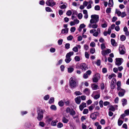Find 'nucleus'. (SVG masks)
I'll list each match as a JSON object with an SVG mask.
<instances>
[{
	"label": "nucleus",
	"instance_id": "nucleus-57",
	"mask_svg": "<svg viewBox=\"0 0 129 129\" xmlns=\"http://www.w3.org/2000/svg\"><path fill=\"white\" fill-rule=\"evenodd\" d=\"M111 8H107L106 10V12L107 13H109L111 12Z\"/></svg>",
	"mask_w": 129,
	"mask_h": 129
},
{
	"label": "nucleus",
	"instance_id": "nucleus-54",
	"mask_svg": "<svg viewBox=\"0 0 129 129\" xmlns=\"http://www.w3.org/2000/svg\"><path fill=\"white\" fill-rule=\"evenodd\" d=\"M101 48L102 50H103L106 48L105 45L103 43L101 45Z\"/></svg>",
	"mask_w": 129,
	"mask_h": 129
},
{
	"label": "nucleus",
	"instance_id": "nucleus-59",
	"mask_svg": "<svg viewBox=\"0 0 129 129\" xmlns=\"http://www.w3.org/2000/svg\"><path fill=\"white\" fill-rule=\"evenodd\" d=\"M126 116H127L124 113V114H123L120 115V118L123 119L124 117Z\"/></svg>",
	"mask_w": 129,
	"mask_h": 129
},
{
	"label": "nucleus",
	"instance_id": "nucleus-39",
	"mask_svg": "<svg viewBox=\"0 0 129 129\" xmlns=\"http://www.w3.org/2000/svg\"><path fill=\"white\" fill-rule=\"evenodd\" d=\"M115 13L118 15V16H120L121 15V12L117 9L116 10Z\"/></svg>",
	"mask_w": 129,
	"mask_h": 129
},
{
	"label": "nucleus",
	"instance_id": "nucleus-60",
	"mask_svg": "<svg viewBox=\"0 0 129 129\" xmlns=\"http://www.w3.org/2000/svg\"><path fill=\"white\" fill-rule=\"evenodd\" d=\"M76 30V28L75 27H72L70 29V31L71 32H74Z\"/></svg>",
	"mask_w": 129,
	"mask_h": 129
},
{
	"label": "nucleus",
	"instance_id": "nucleus-41",
	"mask_svg": "<svg viewBox=\"0 0 129 129\" xmlns=\"http://www.w3.org/2000/svg\"><path fill=\"white\" fill-rule=\"evenodd\" d=\"M72 50L73 51H74L75 52H77L78 51V47H77L75 46L72 49Z\"/></svg>",
	"mask_w": 129,
	"mask_h": 129
},
{
	"label": "nucleus",
	"instance_id": "nucleus-42",
	"mask_svg": "<svg viewBox=\"0 0 129 129\" xmlns=\"http://www.w3.org/2000/svg\"><path fill=\"white\" fill-rule=\"evenodd\" d=\"M54 102V98H51L50 99L49 103L50 104H51Z\"/></svg>",
	"mask_w": 129,
	"mask_h": 129
},
{
	"label": "nucleus",
	"instance_id": "nucleus-38",
	"mask_svg": "<svg viewBox=\"0 0 129 129\" xmlns=\"http://www.w3.org/2000/svg\"><path fill=\"white\" fill-rule=\"evenodd\" d=\"M45 10L46 11L48 12H52V10L50 7H46L45 8Z\"/></svg>",
	"mask_w": 129,
	"mask_h": 129
},
{
	"label": "nucleus",
	"instance_id": "nucleus-47",
	"mask_svg": "<svg viewBox=\"0 0 129 129\" xmlns=\"http://www.w3.org/2000/svg\"><path fill=\"white\" fill-rule=\"evenodd\" d=\"M124 113L126 115H129V109H127L125 110L124 111Z\"/></svg>",
	"mask_w": 129,
	"mask_h": 129
},
{
	"label": "nucleus",
	"instance_id": "nucleus-24",
	"mask_svg": "<svg viewBox=\"0 0 129 129\" xmlns=\"http://www.w3.org/2000/svg\"><path fill=\"white\" fill-rule=\"evenodd\" d=\"M113 0H109L108 6L109 7H112L113 6Z\"/></svg>",
	"mask_w": 129,
	"mask_h": 129
},
{
	"label": "nucleus",
	"instance_id": "nucleus-50",
	"mask_svg": "<svg viewBox=\"0 0 129 129\" xmlns=\"http://www.w3.org/2000/svg\"><path fill=\"white\" fill-rule=\"evenodd\" d=\"M65 47L67 49H68L70 47V44L69 43L66 44L65 45Z\"/></svg>",
	"mask_w": 129,
	"mask_h": 129
},
{
	"label": "nucleus",
	"instance_id": "nucleus-9",
	"mask_svg": "<svg viewBox=\"0 0 129 129\" xmlns=\"http://www.w3.org/2000/svg\"><path fill=\"white\" fill-rule=\"evenodd\" d=\"M125 49L123 45H120L119 48V50L120 54H123L125 53Z\"/></svg>",
	"mask_w": 129,
	"mask_h": 129
},
{
	"label": "nucleus",
	"instance_id": "nucleus-11",
	"mask_svg": "<svg viewBox=\"0 0 129 129\" xmlns=\"http://www.w3.org/2000/svg\"><path fill=\"white\" fill-rule=\"evenodd\" d=\"M111 52V51L110 49H108L106 50L102 51V54L103 56H105L107 54Z\"/></svg>",
	"mask_w": 129,
	"mask_h": 129
},
{
	"label": "nucleus",
	"instance_id": "nucleus-6",
	"mask_svg": "<svg viewBox=\"0 0 129 129\" xmlns=\"http://www.w3.org/2000/svg\"><path fill=\"white\" fill-rule=\"evenodd\" d=\"M88 26L90 28H92L93 29H96L98 27V25L96 24V23L90 22V23L88 24Z\"/></svg>",
	"mask_w": 129,
	"mask_h": 129
},
{
	"label": "nucleus",
	"instance_id": "nucleus-2",
	"mask_svg": "<svg viewBox=\"0 0 129 129\" xmlns=\"http://www.w3.org/2000/svg\"><path fill=\"white\" fill-rule=\"evenodd\" d=\"M45 111L44 110H43L41 109H39L37 110V119L39 121H41L43 117V114Z\"/></svg>",
	"mask_w": 129,
	"mask_h": 129
},
{
	"label": "nucleus",
	"instance_id": "nucleus-20",
	"mask_svg": "<svg viewBox=\"0 0 129 129\" xmlns=\"http://www.w3.org/2000/svg\"><path fill=\"white\" fill-rule=\"evenodd\" d=\"M121 102H122V105L123 106L126 105L127 104V101L126 99H123L121 100Z\"/></svg>",
	"mask_w": 129,
	"mask_h": 129
},
{
	"label": "nucleus",
	"instance_id": "nucleus-25",
	"mask_svg": "<svg viewBox=\"0 0 129 129\" xmlns=\"http://www.w3.org/2000/svg\"><path fill=\"white\" fill-rule=\"evenodd\" d=\"M120 119V118H119L118 119V124L119 126H121L123 122V121Z\"/></svg>",
	"mask_w": 129,
	"mask_h": 129
},
{
	"label": "nucleus",
	"instance_id": "nucleus-46",
	"mask_svg": "<svg viewBox=\"0 0 129 129\" xmlns=\"http://www.w3.org/2000/svg\"><path fill=\"white\" fill-rule=\"evenodd\" d=\"M75 94L76 95H81L82 93L79 91H76L75 92Z\"/></svg>",
	"mask_w": 129,
	"mask_h": 129
},
{
	"label": "nucleus",
	"instance_id": "nucleus-18",
	"mask_svg": "<svg viewBox=\"0 0 129 129\" xmlns=\"http://www.w3.org/2000/svg\"><path fill=\"white\" fill-rule=\"evenodd\" d=\"M74 52L73 51L70 52L69 53H68L66 55V58H71L70 57L74 54Z\"/></svg>",
	"mask_w": 129,
	"mask_h": 129
},
{
	"label": "nucleus",
	"instance_id": "nucleus-12",
	"mask_svg": "<svg viewBox=\"0 0 129 129\" xmlns=\"http://www.w3.org/2000/svg\"><path fill=\"white\" fill-rule=\"evenodd\" d=\"M102 23L101 26L103 28L106 27L108 25L107 23L105 20L104 19H102Z\"/></svg>",
	"mask_w": 129,
	"mask_h": 129
},
{
	"label": "nucleus",
	"instance_id": "nucleus-22",
	"mask_svg": "<svg viewBox=\"0 0 129 129\" xmlns=\"http://www.w3.org/2000/svg\"><path fill=\"white\" fill-rule=\"evenodd\" d=\"M58 122V120L56 119L53 120L51 123V125L53 126H55L56 125V123Z\"/></svg>",
	"mask_w": 129,
	"mask_h": 129
},
{
	"label": "nucleus",
	"instance_id": "nucleus-21",
	"mask_svg": "<svg viewBox=\"0 0 129 129\" xmlns=\"http://www.w3.org/2000/svg\"><path fill=\"white\" fill-rule=\"evenodd\" d=\"M111 44L113 46H115L117 45V43L114 39H111Z\"/></svg>",
	"mask_w": 129,
	"mask_h": 129
},
{
	"label": "nucleus",
	"instance_id": "nucleus-30",
	"mask_svg": "<svg viewBox=\"0 0 129 129\" xmlns=\"http://www.w3.org/2000/svg\"><path fill=\"white\" fill-rule=\"evenodd\" d=\"M74 70V69L72 67L69 68H68V73H71Z\"/></svg>",
	"mask_w": 129,
	"mask_h": 129
},
{
	"label": "nucleus",
	"instance_id": "nucleus-17",
	"mask_svg": "<svg viewBox=\"0 0 129 129\" xmlns=\"http://www.w3.org/2000/svg\"><path fill=\"white\" fill-rule=\"evenodd\" d=\"M75 101L76 103L78 104H79L81 102L80 97V96H77L75 99Z\"/></svg>",
	"mask_w": 129,
	"mask_h": 129
},
{
	"label": "nucleus",
	"instance_id": "nucleus-8",
	"mask_svg": "<svg viewBox=\"0 0 129 129\" xmlns=\"http://www.w3.org/2000/svg\"><path fill=\"white\" fill-rule=\"evenodd\" d=\"M115 60V64L118 66L121 65L123 61V59L121 58H117Z\"/></svg>",
	"mask_w": 129,
	"mask_h": 129
},
{
	"label": "nucleus",
	"instance_id": "nucleus-64",
	"mask_svg": "<svg viewBox=\"0 0 129 129\" xmlns=\"http://www.w3.org/2000/svg\"><path fill=\"white\" fill-rule=\"evenodd\" d=\"M102 72L104 73H106L107 72V70L106 68H104L102 69Z\"/></svg>",
	"mask_w": 129,
	"mask_h": 129
},
{
	"label": "nucleus",
	"instance_id": "nucleus-35",
	"mask_svg": "<svg viewBox=\"0 0 129 129\" xmlns=\"http://www.w3.org/2000/svg\"><path fill=\"white\" fill-rule=\"evenodd\" d=\"M100 123L102 125H104L105 124V121L104 119H101L100 121Z\"/></svg>",
	"mask_w": 129,
	"mask_h": 129
},
{
	"label": "nucleus",
	"instance_id": "nucleus-49",
	"mask_svg": "<svg viewBox=\"0 0 129 129\" xmlns=\"http://www.w3.org/2000/svg\"><path fill=\"white\" fill-rule=\"evenodd\" d=\"M100 96V94L95 95L94 97V99L95 100H97L99 99Z\"/></svg>",
	"mask_w": 129,
	"mask_h": 129
},
{
	"label": "nucleus",
	"instance_id": "nucleus-3",
	"mask_svg": "<svg viewBox=\"0 0 129 129\" xmlns=\"http://www.w3.org/2000/svg\"><path fill=\"white\" fill-rule=\"evenodd\" d=\"M91 19L90 20V22L97 23L99 20V17L98 15H91Z\"/></svg>",
	"mask_w": 129,
	"mask_h": 129
},
{
	"label": "nucleus",
	"instance_id": "nucleus-53",
	"mask_svg": "<svg viewBox=\"0 0 129 129\" xmlns=\"http://www.w3.org/2000/svg\"><path fill=\"white\" fill-rule=\"evenodd\" d=\"M103 102L102 100H101L99 102L100 106L101 108L103 107Z\"/></svg>",
	"mask_w": 129,
	"mask_h": 129
},
{
	"label": "nucleus",
	"instance_id": "nucleus-37",
	"mask_svg": "<svg viewBox=\"0 0 129 129\" xmlns=\"http://www.w3.org/2000/svg\"><path fill=\"white\" fill-rule=\"evenodd\" d=\"M116 76V75L114 74H113L109 75L108 77V78L109 79H111L113 77Z\"/></svg>",
	"mask_w": 129,
	"mask_h": 129
},
{
	"label": "nucleus",
	"instance_id": "nucleus-58",
	"mask_svg": "<svg viewBox=\"0 0 129 129\" xmlns=\"http://www.w3.org/2000/svg\"><path fill=\"white\" fill-rule=\"evenodd\" d=\"M95 45V43L94 42H91L90 44V46L92 47H94Z\"/></svg>",
	"mask_w": 129,
	"mask_h": 129
},
{
	"label": "nucleus",
	"instance_id": "nucleus-63",
	"mask_svg": "<svg viewBox=\"0 0 129 129\" xmlns=\"http://www.w3.org/2000/svg\"><path fill=\"white\" fill-rule=\"evenodd\" d=\"M115 29L117 31H118L120 30V27L118 26H117L115 27Z\"/></svg>",
	"mask_w": 129,
	"mask_h": 129
},
{
	"label": "nucleus",
	"instance_id": "nucleus-61",
	"mask_svg": "<svg viewBox=\"0 0 129 129\" xmlns=\"http://www.w3.org/2000/svg\"><path fill=\"white\" fill-rule=\"evenodd\" d=\"M39 124L40 126H41L42 127H44L45 125V124L43 122H39Z\"/></svg>",
	"mask_w": 129,
	"mask_h": 129
},
{
	"label": "nucleus",
	"instance_id": "nucleus-55",
	"mask_svg": "<svg viewBox=\"0 0 129 129\" xmlns=\"http://www.w3.org/2000/svg\"><path fill=\"white\" fill-rule=\"evenodd\" d=\"M78 17L79 19H81L82 17V14L81 13H79L78 15Z\"/></svg>",
	"mask_w": 129,
	"mask_h": 129
},
{
	"label": "nucleus",
	"instance_id": "nucleus-27",
	"mask_svg": "<svg viewBox=\"0 0 129 129\" xmlns=\"http://www.w3.org/2000/svg\"><path fill=\"white\" fill-rule=\"evenodd\" d=\"M63 126V124L60 122H59L57 123V127L58 128H60Z\"/></svg>",
	"mask_w": 129,
	"mask_h": 129
},
{
	"label": "nucleus",
	"instance_id": "nucleus-16",
	"mask_svg": "<svg viewBox=\"0 0 129 129\" xmlns=\"http://www.w3.org/2000/svg\"><path fill=\"white\" fill-rule=\"evenodd\" d=\"M95 113V112L93 113L90 115V117L93 120H95L97 118V115Z\"/></svg>",
	"mask_w": 129,
	"mask_h": 129
},
{
	"label": "nucleus",
	"instance_id": "nucleus-15",
	"mask_svg": "<svg viewBox=\"0 0 129 129\" xmlns=\"http://www.w3.org/2000/svg\"><path fill=\"white\" fill-rule=\"evenodd\" d=\"M86 107V104L85 103H82L79 106V109L80 111H82L83 109V108Z\"/></svg>",
	"mask_w": 129,
	"mask_h": 129
},
{
	"label": "nucleus",
	"instance_id": "nucleus-26",
	"mask_svg": "<svg viewBox=\"0 0 129 129\" xmlns=\"http://www.w3.org/2000/svg\"><path fill=\"white\" fill-rule=\"evenodd\" d=\"M62 121L63 123H68L69 120L65 117H63L62 119Z\"/></svg>",
	"mask_w": 129,
	"mask_h": 129
},
{
	"label": "nucleus",
	"instance_id": "nucleus-10",
	"mask_svg": "<svg viewBox=\"0 0 129 129\" xmlns=\"http://www.w3.org/2000/svg\"><path fill=\"white\" fill-rule=\"evenodd\" d=\"M80 68L83 71H85L88 69L87 65L85 63H82L80 65Z\"/></svg>",
	"mask_w": 129,
	"mask_h": 129
},
{
	"label": "nucleus",
	"instance_id": "nucleus-13",
	"mask_svg": "<svg viewBox=\"0 0 129 129\" xmlns=\"http://www.w3.org/2000/svg\"><path fill=\"white\" fill-rule=\"evenodd\" d=\"M125 92V90L124 89H121L118 92V95L120 97L123 96L124 95Z\"/></svg>",
	"mask_w": 129,
	"mask_h": 129
},
{
	"label": "nucleus",
	"instance_id": "nucleus-31",
	"mask_svg": "<svg viewBox=\"0 0 129 129\" xmlns=\"http://www.w3.org/2000/svg\"><path fill=\"white\" fill-rule=\"evenodd\" d=\"M126 37L124 35H122L120 36V39L121 41H123L126 39Z\"/></svg>",
	"mask_w": 129,
	"mask_h": 129
},
{
	"label": "nucleus",
	"instance_id": "nucleus-5",
	"mask_svg": "<svg viewBox=\"0 0 129 129\" xmlns=\"http://www.w3.org/2000/svg\"><path fill=\"white\" fill-rule=\"evenodd\" d=\"M100 74L96 73L94 75V77L93 78L92 80L94 82L96 83L100 79Z\"/></svg>",
	"mask_w": 129,
	"mask_h": 129
},
{
	"label": "nucleus",
	"instance_id": "nucleus-43",
	"mask_svg": "<svg viewBox=\"0 0 129 129\" xmlns=\"http://www.w3.org/2000/svg\"><path fill=\"white\" fill-rule=\"evenodd\" d=\"M83 112L84 114H87L88 112V110L87 109H85L84 110Z\"/></svg>",
	"mask_w": 129,
	"mask_h": 129
},
{
	"label": "nucleus",
	"instance_id": "nucleus-32",
	"mask_svg": "<svg viewBox=\"0 0 129 129\" xmlns=\"http://www.w3.org/2000/svg\"><path fill=\"white\" fill-rule=\"evenodd\" d=\"M58 104L60 106L62 107L64 105V103L62 100H61L58 102Z\"/></svg>",
	"mask_w": 129,
	"mask_h": 129
},
{
	"label": "nucleus",
	"instance_id": "nucleus-14",
	"mask_svg": "<svg viewBox=\"0 0 129 129\" xmlns=\"http://www.w3.org/2000/svg\"><path fill=\"white\" fill-rule=\"evenodd\" d=\"M91 87L93 90H95L99 89V87L95 83L91 84Z\"/></svg>",
	"mask_w": 129,
	"mask_h": 129
},
{
	"label": "nucleus",
	"instance_id": "nucleus-4",
	"mask_svg": "<svg viewBox=\"0 0 129 129\" xmlns=\"http://www.w3.org/2000/svg\"><path fill=\"white\" fill-rule=\"evenodd\" d=\"M66 112L67 113H69L72 116L76 114V112L73 109H71L69 107L67 108L66 110Z\"/></svg>",
	"mask_w": 129,
	"mask_h": 129
},
{
	"label": "nucleus",
	"instance_id": "nucleus-28",
	"mask_svg": "<svg viewBox=\"0 0 129 129\" xmlns=\"http://www.w3.org/2000/svg\"><path fill=\"white\" fill-rule=\"evenodd\" d=\"M95 106L93 104H92L88 107V109L90 111L92 110L94 108Z\"/></svg>",
	"mask_w": 129,
	"mask_h": 129
},
{
	"label": "nucleus",
	"instance_id": "nucleus-45",
	"mask_svg": "<svg viewBox=\"0 0 129 129\" xmlns=\"http://www.w3.org/2000/svg\"><path fill=\"white\" fill-rule=\"evenodd\" d=\"M74 59L76 61H79L80 60V58L78 56H76L74 58Z\"/></svg>",
	"mask_w": 129,
	"mask_h": 129
},
{
	"label": "nucleus",
	"instance_id": "nucleus-36",
	"mask_svg": "<svg viewBox=\"0 0 129 129\" xmlns=\"http://www.w3.org/2000/svg\"><path fill=\"white\" fill-rule=\"evenodd\" d=\"M101 89L102 90H104L105 88V85L104 83H102L100 85Z\"/></svg>",
	"mask_w": 129,
	"mask_h": 129
},
{
	"label": "nucleus",
	"instance_id": "nucleus-51",
	"mask_svg": "<svg viewBox=\"0 0 129 129\" xmlns=\"http://www.w3.org/2000/svg\"><path fill=\"white\" fill-rule=\"evenodd\" d=\"M72 14L71 11L70 10H69L66 13V14L69 16H70Z\"/></svg>",
	"mask_w": 129,
	"mask_h": 129
},
{
	"label": "nucleus",
	"instance_id": "nucleus-7",
	"mask_svg": "<svg viewBox=\"0 0 129 129\" xmlns=\"http://www.w3.org/2000/svg\"><path fill=\"white\" fill-rule=\"evenodd\" d=\"M46 3L47 5L52 7L56 5V3L53 0H47L46 2Z\"/></svg>",
	"mask_w": 129,
	"mask_h": 129
},
{
	"label": "nucleus",
	"instance_id": "nucleus-62",
	"mask_svg": "<svg viewBox=\"0 0 129 129\" xmlns=\"http://www.w3.org/2000/svg\"><path fill=\"white\" fill-rule=\"evenodd\" d=\"M115 84L111 83V89H114L115 88Z\"/></svg>",
	"mask_w": 129,
	"mask_h": 129
},
{
	"label": "nucleus",
	"instance_id": "nucleus-19",
	"mask_svg": "<svg viewBox=\"0 0 129 129\" xmlns=\"http://www.w3.org/2000/svg\"><path fill=\"white\" fill-rule=\"evenodd\" d=\"M68 28H63L61 30V33L62 34H67L68 32Z\"/></svg>",
	"mask_w": 129,
	"mask_h": 129
},
{
	"label": "nucleus",
	"instance_id": "nucleus-40",
	"mask_svg": "<svg viewBox=\"0 0 129 129\" xmlns=\"http://www.w3.org/2000/svg\"><path fill=\"white\" fill-rule=\"evenodd\" d=\"M115 108L114 107L112 106H110L109 109V110L111 111H114L115 110Z\"/></svg>",
	"mask_w": 129,
	"mask_h": 129
},
{
	"label": "nucleus",
	"instance_id": "nucleus-44",
	"mask_svg": "<svg viewBox=\"0 0 129 129\" xmlns=\"http://www.w3.org/2000/svg\"><path fill=\"white\" fill-rule=\"evenodd\" d=\"M59 7L61 9H66L67 7V6L63 4L62 5L59 6Z\"/></svg>",
	"mask_w": 129,
	"mask_h": 129
},
{
	"label": "nucleus",
	"instance_id": "nucleus-52",
	"mask_svg": "<svg viewBox=\"0 0 129 129\" xmlns=\"http://www.w3.org/2000/svg\"><path fill=\"white\" fill-rule=\"evenodd\" d=\"M85 56L86 58L87 59H88L89 57V55L88 53L87 52H86L85 53Z\"/></svg>",
	"mask_w": 129,
	"mask_h": 129
},
{
	"label": "nucleus",
	"instance_id": "nucleus-48",
	"mask_svg": "<svg viewBox=\"0 0 129 129\" xmlns=\"http://www.w3.org/2000/svg\"><path fill=\"white\" fill-rule=\"evenodd\" d=\"M100 7L99 5H96L95 6L94 9L96 10H100Z\"/></svg>",
	"mask_w": 129,
	"mask_h": 129
},
{
	"label": "nucleus",
	"instance_id": "nucleus-33",
	"mask_svg": "<svg viewBox=\"0 0 129 129\" xmlns=\"http://www.w3.org/2000/svg\"><path fill=\"white\" fill-rule=\"evenodd\" d=\"M90 51L91 53L93 54L95 52V49L93 48H91L90 49Z\"/></svg>",
	"mask_w": 129,
	"mask_h": 129
},
{
	"label": "nucleus",
	"instance_id": "nucleus-23",
	"mask_svg": "<svg viewBox=\"0 0 129 129\" xmlns=\"http://www.w3.org/2000/svg\"><path fill=\"white\" fill-rule=\"evenodd\" d=\"M83 92L86 94L88 95L90 93V91L88 88H86L84 90Z\"/></svg>",
	"mask_w": 129,
	"mask_h": 129
},
{
	"label": "nucleus",
	"instance_id": "nucleus-56",
	"mask_svg": "<svg viewBox=\"0 0 129 129\" xmlns=\"http://www.w3.org/2000/svg\"><path fill=\"white\" fill-rule=\"evenodd\" d=\"M73 38V37L71 35H70L67 37V39L69 41L71 40Z\"/></svg>",
	"mask_w": 129,
	"mask_h": 129
},
{
	"label": "nucleus",
	"instance_id": "nucleus-1",
	"mask_svg": "<svg viewBox=\"0 0 129 129\" xmlns=\"http://www.w3.org/2000/svg\"><path fill=\"white\" fill-rule=\"evenodd\" d=\"M70 84L72 89L78 86L77 83L76 81L75 78L74 77H71L69 80Z\"/></svg>",
	"mask_w": 129,
	"mask_h": 129
},
{
	"label": "nucleus",
	"instance_id": "nucleus-29",
	"mask_svg": "<svg viewBox=\"0 0 129 129\" xmlns=\"http://www.w3.org/2000/svg\"><path fill=\"white\" fill-rule=\"evenodd\" d=\"M50 108L52 110L55 111L57 109L55 105H52L50 107Z\"/></svg>",
	"mask_w": 129,
	"mask_h": 129
},
{
	"label": "nucleus",
	"instance_id": "nucleus-34",
	"mask_svg": "<svg viewBox=\"0 0 129 129\" xmlns=\"http://www.w3.org/2000/svg\"><path fill=\"white\" fill-rule=\"evenodd\" d=\"M71 58H66L65 60V61L67 63H68L71 61Z\"/></svg>",
	"mask_w": 129,
	"mask_h": 129
}]
</instances>
